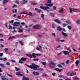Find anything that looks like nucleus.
<instances>
[{
    "instance_id": "obj_50",
    "label": "nucleus",
    "mask_w": 80,
    "mask_h": 80,
    "mask_svg": "<svg viewBox=\"0 0 80 80\" xmlns=\"http://www.w3.org/2000/svg\"><path fill=\"white\" fill-rule=\"evenodd\" d=\"M56 42H60V40L58 39L56 41Z\"/></svg>"
},
{
    "instance_id": "obj_14",
    "label": "nucleus",
    "mask_w": 80,
    "mask_h": 80,
    "mask_svg": "<svg viewBox=\"0 0 80 80\" xmlns=\"http://www.w3.org/2000/svg\"><path fill=\"white\" fill-rule=\"evenodd\" d=\"M68 76H72L73 75V73L69 72L68 73Z\"/></svg>"
},
{
    "instance_id": "obj_34",
    "label": "nucleus",
    "mask_w": 80,
    "mask_h": 80,
    "mask_svg": "<svg viewBox=\"0 0 80 80\" xmlns=\"http://www.w3.org/2000/svg\"><path fill=\"white\" fill-rule=\"evenodd\" d=\"M35 55H37L38 57H39V56H41V55H42L41 54H38V53L36 54Z\"/></svg>"
},
{
    "instance_id": "obj_60",
    "label": "nucleus",
    "mask_w": 80,
    "mask_h": 80,
    "mask_svg": "<svg viewBox=\"0 0 80 80\" xmlns=\"http://www.w3.org/2000/svg\"><path fill=\"white\" fill-rule=\"evenodd\" d=\"M62 12H63V10L62 9H61L59 11L60 13H62Z\"/></svg>"
},
{
    "instance_id": "obj_21",
    "label": "nucleus",
    "mask_w": 80,
    "mask_h": 80,
    "mask_svg": "<svg viewBox=\"0 0 80 80\" xmlns=\"http://www.w3.org/2000/svg\"><path fill=\"white\" fill-rule=\"evenodd\" d=\"M78 63H79V61L78 60L76 61L75 62L76 66H78Z\"/></svg>"
},
{
    "instance_id": "obj_4",
    "label": "nucleus",
    "mask_w": 80,
    "mask_h": 80,
    "mask_svg": "<svg viewBox=\"0 0 80 80\" xmlns=\"http://www.w3.org/2000/svg\"><path fill=\"white\" fill-rule=\"evenodd\" d=\"M51 65H54V66H55V65H56V64L55 63L53 62V61H51L50 63H49V66L50 67H51V68H55V67L51 66Z\"/></svg>"
},
{
    "instance_id": "obj_32",
    "label": "nucleus",
    "mask_w": 80,
    "mask_h": 80,
    "mask_svg": "<svg viewBox=\"0 0 80 80\" xmlns=\"http://www.w3.org/2000/svg\"><path fill=\"white\" fill-rule=\"evenodd\" d=\"M19 42L21 43V45H24V44L23 43V42H22V41H20Z\"/></svg>"
},
{
    "instance_id": "obj_52",
    "label": "nucleus",
    "mask_w": 80,
    "mask_h": 80,
    "mask_svg": "<svg viewBox=\"0 0 80 80\" xmlns=\"http://www.w3.org/2000/svg\"><path fill=\"white\" fill-rule=\"evenodd\" d=\"M7 60V58H3V61H6Z\"/></svg>"
},
{
    "instance_id": "obj_16",
    "label": "nucleus",
    "mask_w": 80,
    "mask_h": 80,
    "mask_svg": "<svg viewBox=\"0 0 80 80\" xmlns=\"http://www.w3.org/2000/svg\"><path fill=\"white\" fill-rule=\"evenodd\" d=\"M8 2H9V0H4L3 1V4L4 5V4H5V3Z\"/></svg>"
},
{
    "instance_id": "obj_47",
    "label": "nucleus",
    "mask_w": 80,
    "mask_h": 80,
    "mask_svg": "<svg viewBox=\"0 0 80 80\" xmlns=\"http://www.w3.org/2000/svg\"><path fill=\"white\" fill-rule=\"evenodd\" d=\"M62 25H63V27H66V26L67 25V24L64 23L62 24Z\"/></svg>"
},
{
    "instance_id": "obj_9",
    "label": "nucleus",
    "mask_w": 80,
    "mask_h": 80,
    "mask_svg": "<svg viewBox=\"0 0 80 80\" xmlns=\"http://www.w3.org/2000/svg\"><path fill=\"white\" fill-rule=\"evenodd\" d=\"M32 74L34 75H39L40 73L38 72H35V71H34L32 72Z\"/></svg>"
},
{
    "instance_id": "obj_64",
    "label": "nucleus",
    "mask_w": 80,
    "mask_h": 80,
    "mask_svg": "<svg viewBox=\"0 0 80 80\" xmlns=\"http://www.w3.org/2000/svg\"><path fill=\"white\" fill-rule=\"evenodd\" d=\"M52 34L53 36H54V37H55V33H52Z\"/></svg>"
},
{
    "instance_id": "obj_30",
    "label": "nucleus",
    "mask_w": 80,
    "mask_h": 80,
    "mask_svg": "<svg viewBox=\"0 0 80 80\" xmlns=\"http://www.w3.org/2000/svg\"><path fill=\"white\" fill-rule=\"evenodd\" d=\"M4 50H5V52H7V51H8V48H5L4 49Z\"/></svg>"
},
{
    "instance_id": "obj_27",
    "label": "nucleus",
    "mask_w": 80,
    "mask_h": 80,
    "mask_svg": "<svg viewBox=\"0 0 80 80\" xmlns=\"http://www.w3.org/2000/svg\"><path fill=\"white\" fill-rule=\"evenodd\" d=\"M27 56L28 57H29L30 58H32V54H28Z\"/></svg>"
},
{
    "instance_id": "obj_33",
    "label": "nucleus",
    "mask_w": 80,
    "mask_h": 80,
    "mask_svg": "<svg viewBox=\"0 0 80 80\" xmlns=\"http://www.w3.org/2000/svg\"><path fill=\"white\" fill-rule=\"evenodd\" d=\"M80 23V20H78L76 22V23H77V24H79V23Z\"/></svg>"
},
{
    "instance_id": "obj_59",
    "label": "nucleus",
    "mask_w": 80,
    "mask_h": 80,
    "mask_svg": "<svg viewBox=\"0 0 80 80\" xmlns=\"http://www.w3.org/2000/svg\"><path fill=\"white\" fill-rule=\"evenodd\" d=\"M66 22L68 23V24H71V22H70L68 21H66Z\"/></svg>"
},
{
    "instance_id": "obj_12",
    "label": "nucleus",
    "mask_w": 80,
    "mask_h": 80,
    "mask_svg": "<svg viewBox=\"0 0 80 80\" xmlns=\"http://www.w3.org/2000/svg\"><path fill=\"white\" fill-rule=\"evenodd\" d=\"M61 33L63 35V36L65 37H67L68 36V34H67L64 33L63 31L61 32Z\"/></svg>"
},
{
    "instance_id": "obj_35",
    "label": "nucleus",
    "mask_w": 80,
    "mask_h": 80,
    "mask_svg": "<svg viewBox=\"0 0 80 80\" xmlns=\"http://www.w3.org/2000/svg\"><path fill=\"white\" fill-rule=\"evenodd\" d=\"M58 67L59 68H62V66H61L60 64H58L57 65Z\"/></svg>"
},
{
    "instance_id": "obj_11",
    "label": "nucleus",
    "mask_w": 80,
    "mask_h": 80,
    "mask_svg": "<svg viewBox=\"0 0 80 80\" xmlns=\"http://www.w3.org/2000/svg\"><path fill=\"white\" fill-rule=\"evenodd\" d=\"M63 53H64V54L65 55H68L70 54V52L67 51H64L63 52Z\"/></svg>"
},
{
    "instance_id": "obj_19",
    "label": "nucleus",
    "mask_w": 80,
    "mask_h": 80,
    "mask_svg": "<svg viewBox=\"0 0 80 80\" xmlns=\"http://www.w3.org/2000/svg\"><path fill=\"white\" fill-rule=\"evenodd\" d=\"M29 15L30 17H34L35 16V14H33L32 15V13L31 12H29Z\"/></svg>"
},
{
    "instance_id": "obj_1",
    "label": "nucleus",
    "mask_w": 80,
    "mask_h": 80,
    "mask_svg": "<svg viewBox=\"0 0 80 80\" xmlns=\"http://www.w3.org/2000/svg\"><path fill=\"white\" fill-rule=\"evenodd\" d=\"M26 66H27L28 67L31 68V69H33L35 70H39L40 71H43V69L42 68H38V66L37 65L35 64V63L31 64V65L29 66L27 64H25Z\"/></svg>"
},
{
    "instance_id": "obj_46",
    "label": "nucleus",
    "mask_w": 80,
    "mask_h": 80,
    "mask_svg": "<svg viewBox=\"0 0 80 80\" xmlns=\"http://www.w3.org/2000/svg\"><path fill=\"white\" fill-rule=\"evenodd\" d=\"M42 64L43 65H46V62H42Z\"/></svg>"
},
{
    "instance_id": "obj_43",
    "label": "nucleus",
    "mask_w": 80,
    "mask_h": 80,
    "mask_svg": "<svg viewBox=\"0 0 80 80\" xmlns=\"http://www.w3.org/2000/svg\"><path fill=\"white\" fill-rule=\"evenodd\" d=\"M32 22H34V23H35L37 22V20L35 19H32Z\"/></svg>"
},
{
    "instance_id": "obj_56",
    "label": "nucleus",
    "mask_w": 80,
    "mask_h": 80,
    "mask_svg": "<svg viewBox=\"0 0 80 80\" xmlns=\"http://www.w3.org/2000/svg\"><path fill=\"white\" fill-rule=\"evenodd\" d=\"M3 54V53H0V57H2Z\"/></svg>"
},
{
    "instance_id": "obj_23",
    "label": "nucleus",
    "mask_w": 80,
    "mask_h": 80,
    "mask_svg": "<svg viewBox=\"0 0 80 80\" xmlns=\"http://www.w3.org/2000/svg\"><path fill=\"white\" fill-rule=\"evenodd\" d=\"M41 17L42 18V20H43V18H44V15L43 14H42L41 16Z\"/></svg>"
},
{
    "instance_id": "obj_25",
    "label": "nucleus",
    "mask_w": 80,
    "mask_h": 80,
    "mask_svg": "<svg viewBox=\"0 0 80 80\" xmlns=\"http://www.w3.org/2000/svg\"><path fill=\"white\" fill-rule=\"evenodd\" d=\"M15 70H16V71H18V70H20V68H18L17 67H15Z\"/></svg>"
},
{
    "instance_id": "obj_37",
    "label": "nucleus",
    "mask_w": 80,
    "mask_h": 80,
    "mask_svg": "<svg viewBox=\"0 0 80 80\" xmlns=\"http://www.w3.org/2000/svg\"><path fill=\"white\" fill-rule=\"evenodd\" d=\"M7 75L8 76H9V77H13V75H10V74H7Z\"/></svg>"
},
{
    "instance_id": "obj_45",
    "label": "nucleus",
    "mask_w": 80,
    "mask_h": 80,
    "mask_svg": "<svg viewBox=\"0 0 80 80\" xmlns=\"http://www.w3.org/2000/svg\"><path fill=\"white\" fill-rule=\"evenodd\" d=\"M53 10H56V9H57V8H56V7L53 6Z\"/></svg>"
},
{
    "instance_id": "obj_62",
    "label": "nucleus",
    "mask_w": 80,
    "mask_h": 80,
    "mask_svg": "<svg viewBox=\"0 0 80 80\" xmlns=\"http://www.w3.org/2000/svg\"><path fill=\"white\" fill-rule=\"evenodd\" d=\"M16 14H13L12 15V17H16Z\"/></svg>"
},
{
    "instance_id": "obj_49",
    "label": "nucleus",
    "mask_w": 80,
    "mask_h": 80,
    "mask_svg": "<svg viewBox=\"0 0 80 80\" xmlns=\"http://www.w3.org/2000/svg\"><path fill=\"white\" fill-rule=\"evenodd\" d=\"M6 65H8V66H10V63L8 62H6Z\"/></svg>"
},
{
    "instance_id": "obj_10",
    "label": "nucleus",
    "mask_w": 80,
    "mask_h": 80,
    "mask_svg": "<svg viewBox=\"0 0 80 80\" xmlns=\"http://www.w3.org/2000/svg\"><path fill=\"white\" fill-rule=\"evenodd\" d=\"M16 74L17 75H18V76H20L21 77H22V76H23L24 75L23 74H21V73L20 72H18L16 73Z\"/></svg>"
},
{
    "instance_id": "obj_36",
    "label": "nucleus",
    "mask_w": 80,
    "mask_h": 80,
    "mask_svg": "<svg viewBox=\"0 0 80 80\" xmlns=\"http://www.w3.org/2000/svg\"><path fill=\"white\" fill-rule=\"evenodd\" d=\"M69 62H70V60H68L66 61V63H67V64H68V63H69Z\"/></svg>"
},
{
    "instance_id": "obj_17",
    "label": "nucleus",
    "mask_w": 80,
    "mask_h": 80,
    "mask_svg": "<svg viewBox=\"0 0 80 80\" xmlns=\"http://www.w3.org/2000/svg\"><path fill=\"white\" fill-rule=\"evenodd\" d=\"M23 1V2H22V3L25 5V3H27V2H28V0H22Z\"/></svg>"
},
{
    "instance_id": "obj_41",
    "label": "nucleus",
    "mask_w": 80,
    "mask_h": 80,
    "mask_svg": "<svg viewBox=\"0 0 80 80\" xmlns=\"http://www.w3.org/2000/svg\"><path fill=\"white\" fill-rule=\"evenodd\" d=\"M52 2H51V0H48V3H51Z\"/></svg>"
},
{
    "instance_id": "obj_2",
    "label": "nucleus",
    "mask_w": 80,
    "mask_h": 80,
    "mask_svg": "<svg viewBox=\"0 0 80 80\" xmlns=\"http://www.w3.org/2000/svg\"><path fill=\"white\" fill-rule=\"evenodd\" d=\"M13 25L15 26V27H20V28H18L19 30L18 31V33H22L23 32V27L22 26L20 25V22H16L13 24Z\"/></svg>"
},
{
    "instance_id": "obj_18",
    "label": "nucleus",
    "mask_w": 80,
    "mask_h": 80,
    "mask_svg": "<svg viewBox=\"0 0 80 80\" xmlns=\"http://www.w3.org/2000/svg\"><path fill=\"white\" fill-rule=\"evenodd\" d=\"M2 80H8V78H6L5 77H2L1 78Z\"/></svg>"
},
{
    "instance_id": "obj_8",
    "label": "nucleus",
    "mask_w": 80,
    "mask_h": 80,
    "mask_svg": "<svg viewBox=\"0 0 80 80\" xmlns=\"http://www.w3.org/2000/svg\"><path fill=\"white\" fill-rule=\"evenodd\" d=\"M70 13H72V12H77V11L78 10V9H74L73 8H70Z\"/></svg>"
},
{
    "instance_id": "obj_40",
    "label": "nucleus",
    "mask_w": 80,
    "mask_h": 80,
    "mask_svg": "<svg viewBox=\"0 0 80 80\" xmlns=\"http://www.w3.org/2000/svg\"><path fill=\"white\" fill-rule=\"evenodd\" d=\"M13 22H14V21L12 20L11 21H9V23H13Z\"/></svg>"
},
{
    "instance_id": "obj_29",
    "label": "nucleus",
    "mask_w": 80,
    "mask_h": 80,
    "mask_svg": "<svg viewBox=\"0 0 80 80\" xmlns=\"http://www.w3.org/2000/svg\"><path fill=\"white\" fill-rule=\"evenodd\" d=\"M27 13V12H23L20 13L19 14H26Z\"/></svg>"
},
{
    "instance_id": "obj_3",
    "label": "nucleus",
    "mask_w": 80,
    "mask_h": 80,
    "mask_svg": "<svg viewBox=\"0 0 80 80\" xmlns=\"http://www.w3.org/2000/svg\"><path fill=\"white\" fill-rule=\"evenodd\" d=\"M20 60L19 61V63L22 64L23 63V62H25L27 60V58H26L22 57L21 58ZM22 61H23V62Z\"/></svg>"
},
{
    "instance_id": "obj_13",
    "label": "nucleus",
    "mask_w": 80,
    "mask_h": 80,
    "mask_svg": "<svg viewBox=\"0 0 80 80\" xmlns=\"http://www.w3.org/2000/svg\"><path fill=\"white\" fill-rule=\"evenodd\" d=\"M22 80H30L29 78L28 77L26 78L25 76H23L22 77Z\"/></svg>"
},
{
    "instance_id": "obj_26",
    "label": "nucleus",
    "mask_w": 80,
    "mask_h": 80,
    "mask_svg": "<svg viewBox=\"0 0 80 80\" xmlns=\"http://www.w3.org/2000/svg\"><path fill=\"white\" fill-rule=\"evenodd\" d=\"M52 28L53 29H55V25L52 24Z\"/></svg>"
},
{
    "instance_id": "obj_7",
    "label": "nucleus",
    "mask_w": 80,
    "mask_h": 80,
    "mask_svg": "<svg viewBox=\"0 0 80 80\" xmlns=\"http://www.w3.org/2000/svg\"><path fill=\"white\" fill-rule=\"evenodd\" d=\"M33 28L35 29H40V26L38 25L33 26Z\"/></svg>"
},
{
    "instance_id": "obj_51",
    "label": "nucleus",
    "mask_w": 80,
    "mask_h": 80,
    "mask_svg": "<svg viewBox=\"0 0 80 80\" xmlns=\"http://www.w3.org/2000/svg\"><path fill=\"white\" fill-rule=\"evenodd\" d=\"M61 54H62V52L58 53V56H60L61 55Z\"/></svg>"
},
{
    "instance_id": "obj_5",
    "label": "nucleus",
    "mask_w": 80,
    "mask_h": 80,
    "mask_svg": "<svg viewBox=\"0 0 80 80\" xmlns=\"http://www.w3.org/2000/svg\"><path fill=\"white\" fill-rule=\"evenodd\" d=\"M40 8H42L43 10H47V12H50V10H48V9H50V8L47 7H43V6H40Z\"/></svg>"
},
{
    "instance_id": "obj_39",
    "label": "nucleus",
    "mask_w": 80,
    "mask_h": 80,
    "mask_svg": "<svg viewBox=\"0 0 80 80\" xmlns=\"http://www.w3.org/2000/svg\"><path fill=\"white\" fill-rule=\"evenodd\" d=\"M18 45V42H17L15 43V46L17 47Z\"/></svg>"
},
{
    "instance_id": "obj_38",
    "label": "nucleus",
    "mask_w": 80,
    "mask_h": 80,
    "mask_svg": "<svg viewBox=\"0 0 80 80\" xmlns=\"http://www.w3.org/2000/svg\"><path fill=\"white\" fill-rule=\"evenodd\" d=\"M0 66H1L2 67H5L4 64H0Z\"/></svg>"
},
{
    "instance_id": "obj_58",
    "label": "nucleus",
    "mask_w": 80,
    "mask_h": 80,
    "mask_svg": "<svg viewBox=\"0 0 80 80\" xmlns=\"http://www.w3.org/2000/svg\"><path fill=\"white\" fill-rule=\"evenodd\" d=\"M65 41V40L62 39V40H60V42H63Z\"/></svg>"
},
{
    "instance_id": "obj_63",
    "label": "nucleus",
    "mask_w": 80,
    "mask_h": 80,
    "mask_svg": "<svg viewBox=\"0 0 80 80\" xmlns=\"http://www.w3.org/2000/svg\"><path fill=\"white\" fill-rule=\"evenodd\" d=\"M17 7V6L16 5L14 4L13 6H12V8H14V7Z\"/></svg>"
},
{
    "instance_id": "obj_48",
    "label": "nucleus",
    "mask_w": 80,
    "mask_h": 80,
    "mask_svg": "<svg viewBox=\"0 0 80 80\" xmlns=\"http://www.w3.org/2000/svg\"><path fill=\"white\" fill-rule=\"evenodd\" d=\"M42 12V11H41V10H40V9H38V13H41V12Z\"/></svg>"
},
{
    "instance_id": "obj_6",
    "label": "nucleus",
    "mask_w": 80,
    "mask_h": 80,
    "mask_svg": "<svg viewBox=\"0 0 80 80\" xmlns=\"http://www.w3.org/2000/svg\"><path fill=\"white\" fill-rule=\"evenodd\" d=\"M54 21L56 23H58V24H62V22H61V21L58 19H54Z\"/></svg>"
},
{
    "instance_id": "obj_28",
    "label": "nucleus",
    "mask_w": 80,
    "mask_h": 80,
    "mask_svg": "<svg viewBox=\"0 0 80 80\" xmlns=\"http://www.w3.org/2000/svg\"><path fill=\"white\" fill-rule=\"evenodd\" d=\"M47 6H48V7H52L53 4H47Z\"/></svg>"
},
{
    "instance_id": "obj_44",
    "label": "nucleus",
    "mask_w": 80,
    "mask_h": 80,
    "mask_svg": "<svg viewBox=\"0 0 80 80\" xmlns=\"http://www.w3.org/2000/svg\"><path fill=\"white\" fill-rule=\"evenodd\" d=\"M35 53H33L32 54V56L34 57V58H35L36 57V56H35Z\"/></svg>"
},
{
    "instance_id": "obj_54",
    "label": "nucleus",
    "mask_w": 80,
    "mask_h": 80,
    "mask_svg": "<svg viewBox=\"0 0 80 80\" xmlns=\"http://www.w3.org/2000/svg\"><path fill=\"white\" fill-rule=\"evenodd\" d=\"M55 70L56 71H57V72H58V70H59V68H55Z\"/></svg>"
},
{
    "instance_id": "obj_20",
    "label": "nucleus",
    "mask_w": 80,
    "mask_h": 80,
    "mask_svg": "<svg viewBox=\"0 0 80 80\" xmlns=\"http://www.w3.org/2000/svg\"><path fill=\"white\" fill-rule=\"evenodd\" d=\"M50 15L52 17H55V14L53 13H50Z\"/></svg>"
},
{
    "instance_id": "obj_15",
    "label": "nucleus",
    "mask_w": 80,
    "mask_h": 80,
    "mask_svg": "<svg viewBox=\"0 0 80 80\" xmlns=\"http://www.w3.org/2000/svg\"><path fill=\"white\" fill-rule=\"evenodd\" d=\"M57 29L58 31H61L62 30V28L60 26H59L57 28Z\"/></svg>"
},
{
    "instance_id": "obj_57",
    "label": "nucleus",
    "mask_w": 80,
    "mask_h": 80,
    "mask_svg": "<svg viewBox=\"0 0 80 80\" xmlns=\"http://www.w3.org/2000/svg\"><path fill=\"white\" fill-rule=\"evenodd\" d=\"M8 40H12V38L11 37H10L9 38H8Z\"/></svg>"
},
{
    "instance_id": "obj_55",
    "label": "nucleus",
    "mask_w": 80,
    "mask_h": 80,
    "mask_svg": "<svg viewBox=\"0 0 80 80\" xmlns=\"http://www.w3.org/2000/svg\"><path fill=\"white\" fill-rule=\"evenodd\" d=\"M62 30L63 31V32H66V30H65V29L63 28H62Z\"/></svg>"
},
{
    "instance_id": "obj_53",
    "label": "nucleus",
    "mask_w": 80,
    "mask_h": 80,
    "mask_svg": "<svg viewBox=\"0 0 80 80\" xmlns=\"http://www.w3.org/2000/svg\"><path fill=\"white\" fill-rule=\"evenodd\" d=\"M11 61L12 62H13V63H16V61H15V60H12Z\"/></svg>"
},
{
    "instance_id": "obj_42",
    "label": "nucleus",
    "mask_w": 80,
    "mask_h": 80,
    "mask_svg": "<svg viewBox=\"0 0 80 80\" xmlns=\"http://www.w3.org/2000/svg\"><path fill=\"white\" fill-rule=\"evenodd\" d=\"M71 26H68V28L69 29V30H71Z\"/></svg>"
},
{
    "instance_id": "obj_24",
    "label": "nucleus",
    "mask_w": 80,
    "mask_h": 80,
    "mask_svg": "<svg viewBox=\"0 0 80 80\" xmlns=\"http://www.w3.org/2000/svg\"><path fill=\"white\" fill-rule=\"evenodd\" d=\"M8 27H9V28H9V29H10V30H12V26H11V25H10L9 24V25H8Z\"/></svg>"
},
{
    "instance_id": "obj_61",
    "label": "nucleus",
    "mask_w": 80,
    "mask_h": 80,
    "mask_svg": "<svg viewBox=\"0 0 80 80\" xmlns=\"http://www.w3.org/2000/svg\"><path fill=\"white\" fill-rule=\"evenodd\" d=\"M29 35H24V37H29Z\"/></svg>"
},
{
    "instance_id": "obj_31",
    "label": "nucleus",
    "mask_w": 80,
    "mask_h": 80,
    "mask_svg": "<svg viewBox=\"0 0 80 80\" xmlns=\"http://www.w3.org/2000/svg\"><path fill=\"white\" fill-rule=\"evenodd\" d=\"M33 61H34L35 62V61H37V62H38V59L36 58V59H33Z\"/></svg>"
},
{
    "instance_id": "obj_22",
    "label": "nucleus",
    "mask_w": 80,
    "mask_h": 80,
    "mask_svg": "<svg viewBox=\"0 0 80 80\" xmlns=\"http://www.w3.org/2000/svg\"><path fill=\"white\" fill-rule=\"evenodd\" d=\"M12 12L13 13H16L17 12V9H12Z\"/></svg>"
}]
</instances>
